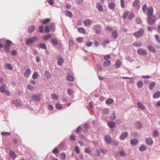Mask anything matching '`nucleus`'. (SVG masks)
<instances>
[{
    "label": "nucleus",
    "instance_id": "1",
    "mask_svg": "<svg viewBox=\"0 0 160 160\" xmlns=\"http://www.w3.org/2000/svg\"><path fill=\"white\" fill-rule=\"evenodd\" d=\"M153 8L152 7H150L148 8L147 23L150 25H152L156 21V17L153 14Z\"/></svg>",
    "mask_w": 160,
    "mask_h": 160
},
{
    "label": "nucleus",
    "instance_id": "2",
    "mask_svg": "<svg viewBox=\"0 0 160 160\" xmlns=\"http://www.w3.org/2000/svg\"><path fill=\"white\" fill-rule=\"evenodd\" d=\"M38 38L37 36H35L30 38L27 39L26 40V43L27 45L33 44L37 40Z\"/></svg>",
    "mask_w": 160,
    "mask_h": 160
},
{
    "label": "nucleus",
    "instance_id": "3",
    "mask_svg": "<svg viewBox=\"0 0 160 160\" xmlns=\"http://www.w3.org/2000/svg\"><path fill=\"white\" fill-rule=\"evenodd\" d=\"M144 31L142 28H140L137 31L135 32L133 35L137 38H139L143 34Z\"/></svg>",
    "mask_w": 160,
    "mask_h": 160
},
{
    "label": "nucleus",
    "instance_id": "4",
    "mask_svg": "<svg viewBox=\"0 0 160 160\" xmlns=\"http://www.w3.org/2000/svg\"><path fill=\"white\" fill-rule=\"evenodd\" d=\"M92 30L95 31L97 34H99L101 30V27L98 24L94 25L93 27Z\"/></svg>",
    "mask_w": 160,
    "mask_h": 160
},
{
    "label": "nucleus",
    "instance_id": "5",
    "mask_svg": "<svg viewBox=\"0 0 160 160\" xmlns=\"http://www.w3.org/2000/svg\"><path fill=\"white\" fill-rule=\"evenodd\" d=\"M137 53L138 54L141 55H145L147 54V51L142 48H139L138 49Z\"/></svg>",
    "mask_w": 160,
    "mask_h": 160
},
{
    "label": "nucleus",
    "instance_id": "6",
    "mask_svg": "<svg viewBox=\"0 0 160 160\" xmlns=\"http://www.w3.org/2000/svg\"><path fill=\"white\" fill-rule=\"evenodd\" d=\"M41 96L40 95H37L36 94L33 95L32 96L31 101H39L40 100Z\"/></svg>",
    "mask_w": 160,
    "mask_h": 160
},
{
    "label": "nucleus",
    "instance_id": "7",
    "mask_svg": "<svg viewBox=\"0 0 160 160\" xmlns=\"http://www.w3.org/2000/svg\"><path fill=\"white\" fill-rule=\"evenodd\" d=\"M31 71L30 68L27 69L24 72L23 75L25 78H28L30 76Z\"/></svg>",
    "mask_w": 160,
    "mask_h": 160
},
{
    "label": "nucleus",
    "instance_id": "8",
    "mask_svg": "<svg viewBox=\"0 0 160 160\" xmlns=\"http://www.w3.org/2000/svg\"><path fill=\"white\" fill-rule=\"evenodd\" d=\"M140 2L138 0H135L132 3V5L134 8L139 9L140 8Z\"/></svg>",
    "mask_w": 160,
    "mask_h": 160
},
{
    "label": "nucleus",
    "instance_id": "9",
    "mask_svg": "<svg viewBox=\"0 0 160 160\" xmlns=\"http://www.w3.org/2000/svg\"><path fill=\"white\" fill-rule=\"evenodd\" d=\"M104 140L105 142L108 144L110 143L112 141L111 137L109 135H107L105 136Z\"/></svg>",
    "mask_w": 160,
    "mask_h": 160
},
{
    "label": "nucleus",
    "instance_id": "10",
    "mask_svg": "<svg viewBox=\"0 0 160 160\" xmlns=\"http://www.w3.org/2000/svg\"><path fill=\"white\" fill-rule=\"evenodd\" d=\"M58 60V64L59 65H62L63 62V59L62 57L60 55H58L57 58Z\"/></svg>",
    "mask_w": 160,
    "mask_h": 160
},
{
    "label": "nucleus",
    "instance_id": "11",
    "mask_svg": "<svg viewBox=\"0 0 160 160\" xmlns=\"http://www.w3.org/2000/svg\"><path fill=\"white\" fill-rule=\"evenodd\" d=\"M92 21L89 19H87L84 20V24L85 26H88L92 24Z\"/></svg>",
    "mask_w": 160,
    "mask_h": 160
},
{
    "label": "nucleus",
    "instance_id": "12",
    "mask_svg": "<svg viewBox=\"0 0 160 160\" xmlns=\"http://www.w3.org/2000/svg\"><path fill=\"white\" fill-rule=\"evenodd\" d=\"M96 7L99 11L100 12H102L103 11V7L100 3H97L96 4Z\"/></svg>",
    "mask_w": 160,
    "mask_h": 160
},
{
    "label": "nucleus",
    "instance_id": "13",
    "mask_svg": "<svg viewBox=\"0 0 160 160\" xmlns=\"http://www.w3.org/2000/svg\"><path fill=\"white\" fill-rule=\"evenodd\" d=\"M128 133L127 132H125L122 133L120 137V138L121 140H124L128 136Z\"/></svg>",
    "mask_w": 160,
    "mask_h": 160
},
{
    "label": "nucleus",
    "instance_id": "14",
    "mask_svg": "<svg viewBox=\"0 0 160 160\" xmlns=\"http://www.w3.org/2000/svg\"><path fill=\"white\" fill-rule=\"evenodd\" d=\"M135 126L136 128L139 129L142 127L141 123L139 121L136 122H135Z\"/></svg>",
    "mask_w": 160,
    "mask_h": 160
},
{
    "label": "nucleus",
    "instance_id": "15",
    "mask_svg": "<svg viewBox=\"0 0 160 160\" xmlns=\"http://www.w3.org/2000/svg\"><path fill=\"white\" fill-rule=\"evenodd\" d=\"M35 29V26L34 25H32L29 27L28 29V33H31L34 31Z\"/></svg>",
    "mask_w": 160,
    "mask_h": 160
},
{
    "label": "nucleus",
    "instance_id": "16",
    "mask_svg": "<svg viewBox=\"0 0 160 160\" xmlns=\"http://www.w3.org/2000/svg\"><path fill=\"white\" fill-rule=\"evenodd\" d=\"M145 142L147 144L149 145H151L153 143V140L151 138H146V139Z\"/></svg>",
    "mask_w": 160,
    "mask_h": 160
},
{
    "label": "nucleus",
    "instance_id": "17",
    "mask_svg": "<svg viewBox=\"0 0 160 160\" xmlns=\"http://www.w3.org/2000/svg\"><path fill=\"white\" fill-rule=\"evenodd\" d=\"M9 154L11 158L13 159H14L16 157V155L15 153L12 151H10Z\"/></svg>",
    "mask_w": 160,
    "mask_h": 160
},
{
    "label": "nucleus",
    "instance_id": "18",
    "mask_svg": "<svg viewBox=\"0 0 160 160\" xmlns=\"http://www.w3.org/2000/svg\"><path fill=\"white\" fill-rule=\"evenodd\" d=\"M108 125L109 127L111 128H112L115 126L116 123L112 121H110L108 122Z\"/></svg>",
    "mask_w": 160,
    "mask_h": 160
},
{
    "label": "nucleus",
    "instance_id": "19",
    "mask_svg": "<svg viewBox=\"0 0 160 160\" xmlns=\"http://www.w3.org/2000/svg\"><path fill=\"white\" fill-rule=\"evenodd\" d=\"M111 36L113 39H116L118 36V34L117 31H113L111 33Z\"/></svg>",
    "mask_w": 160,
    "mask_h": 160
},
{
    "label": "nucleus",
    "instance_id": "20",
    "mask_svg": "<svg viewBox=\"0 0 160 160\" xmlns=\"http://www.w3.org/2000/svg\"><path fill=\"white\" fill-rule=\"evenodd\" d=\"M115 7V3L112 2L109 3L108 7L109 8L111 9H114Z\"/></svg>",
    "mask_w": 160,
    "mask_h": 160
},
{
    "label": "nucleus",
    "instance_id": "21",
    "mask_svg": "<svg viewBox=\"0 0 160 160\" xmlns=\"http://www.w3.org/2000/svg\"><path fill=\"white\" fill-rule=\"evenodd\" d=\"M52 44L53 45H56L58 44V41L56 38H52L51 40Z\"/></svg>",
    "mask_w": 160,
    "mask_h": 160
},
{
    "label": "nucleus",
    "instance_id": "22",
    "mask_svg": "<svg viewBox=\"0 0 160 160\" xmlns=\"http://www.w3.org/2000/svg\"><path fill=\"white\" fill-rule=\"evenodd\" d=\"M65 15L71 18L73 16V14L69 10H66L65 11Z\"/></svg>",
    "mask_w": 160,
    "mask_h": 160
},
{
    "label": "nucleus",
    "instance_id": "23",
    "mask_svg": "<svg viewBox=\"0 0 160 160\" xmlns=\"http://www.w3.org/2000/svg\"><path fill=\"white\" fill-rule=\"evenodd\" d=\"M137 104L138 108L142 110H144L145 109V107L141 102H138L137 103Z\"/></svg>",
    "mask_w": 160,
    "mask_h": 160
},
{
    "label": "nucleus",
    "instance_id": "24",
    "mask_svg": "<svg viewBox=\"0 0 160 160\" xmlns=\"http://www.w3.org/2000/svg\"><path fill=\"white\" fill-rule=\"evenodd\" d=\"M138 141L137 139H132L131 140V144L132 145H136L138 144Z\"/></svg>",
    "mask_w": 160,
    "mask_h": 160
},
{
    "label": "nucleus",
    "instance_id": "25",
    "mask_svg": "<svg viewBox=\"0 0 160 160\" xmlns=\"http://www.w3.org/2000/svg\"><path fill=\"white\" fill-rule=\"evenodd\" d=\"M160 97V91H158L154 93L153 95V98H158Z\"/></svg>",
    "mask_w": 160,
    "mask_h": 160
},
{
    "label": "nucleus",
    "instance_id": "26",
    "mask_svg": "<svg viewBox=\"0 0 160 160\" xmlns=\"http://www.w3.org/2000/svg\"><path fill=\"white\" fill-rule=\"evenodd\" d=\"M122 64L121 62L119 60H117L115 63V67L117 68H119Z\"/></svg>",
    "mask_w": 160,
    "mask_h": 160
},
{
    "label": "nucleus",
    "instance_id": "27",
    "mask_svg": "<svg viewBox=\"0 0 160 160\" xmlns=\"http://www.w3.org/2000/svg\"><path fill=\"white\" fill-rule=\"evenodd\" d=\"M78 32L84 34L86 33V31L85 29L83 28H78Z\"/></svg>",
    "mask_w": 160,
    "mask_h": 160
},
{
    "label": "nucleus",
    "instance_id": "28",
    "mask_svg": "<svg viewBox=\"0 0 160 160\" xmlns=\"http://www.w3.org/2000/svg\"><path fill=\"white\" fill-rule=\"evenodd\" d=\"M113 100L111 98H108L106 101V103L108 105L111 104L113 103Z\"/></svg>",
    "mask_w": 160,
    "mask_h": 160
},
{
    "label": "nucleus",
    "instance_id": "29",
    "mask_svg": "<svg viewBox=\"0 0 160 160\" xmlns=\"http://www.w3.org/2000/svg\"><path fill=\"white\" fill-rule=\"evenodd\" d=\"M50 29L52 32H54L55 29V24L53 23H51L50 25Z\"/></svg>",
    "mask_w": 160,
    "mask_h": 160
},
{
    "label": "nucleus",
    "instance_id": "30",
    "mask_svg": "<svg viewBox=\"0 0 160 160\" xmlns=\"http://www.w3.org/2000/svg\"><path fill=\"white\" fill-rule=\"evenodd\" d=\"M111 63V62L110 60H108L104 61L103 63V66L104 67H107L109 66Z\"/></svg>",
    "mask_w": 160,
    "mask_h": 160
},
{
    "label": "nucleus",
    "instance_id": "31",
    "mask_svg": "<svg viewBox=\"0 0 160 160\" xmlns=\"http://www.w3.org/2000/svg\"><path fill=\"white\" fill-rule=\"evenodd\" d=\"M39 47L42 49L46 50L47 49V47L45 44L42 43H40L39 44Z\"/></svg>",
    "mask_w": 160,
    "mask_h": 160
},
{
    "label": "nucleus",
    "instance_id": "32",
    "mask_svg": "<svg viewBox=\"0 0 160 160\" xmlns=\"http://www.w3.org/2000/svg\"><path fill=\"white\" fill-rule=\"evenodd\" d=\"M45 76L47 78H50L51 77V74L49 71H47L45 72Z\"/></svg>",
    "mask_w": 160,
    "mask_h": 160
},
{
    "label": "nucleus",
    "instance_id": "33",
    "mask_svg": "<svg viewBox=\"0 0 160 160\" xmlns=\"http://www.w3.org/2000/svg\"><path fill=\"white\" fill-rule=\"evenodd\" d=\"M148 48L149 51L152 52H155L156 51L155 49L152 46H149L148 47Z\"/></svg>",
    "mask_w": 160,
    "mask_h": 160
},
{
    "label": "nucleus",
    "instance_id": "34",
    "mask_svg": "<svg viewBox=\"0 0 160 160\" xmlns=\"http://www.w3.org/2000/svg\"><path fill=\"white\" fill-rule=\"evenodd\" d=\"M66 79L68 81H73L74 79L72 76L68 75Z\"/></svg>",
    "mask_w": 160,
    "mask_h": 160
},
{
    "label": "nucleus",
    "instance_id": "35",
    "mask_svg": "<svg viewBox=\"0 0 160 160\" xmlns=\"http://www.w3.org/2000/svg\"><path fill=\"white\" fill-rule=\"evenodd\" d=\"M133 45L136 47H140L142 45V43L141 42H135L134 43Z\"/></svg>",
    "mask_w": 160,
    "mask_h": 160
},
{
    "label": "nucleus",
    "instance_id": "36",
    "mask_svg": "<svg viewBox=\"0 0 160 160\" xmlns=\"http://www.w3.org/2000/svg\"><path fill=\"white\" fill-rule=\"evenodd\" d=\"M116 116L114 111H113L110 117V119L111 120H114L116 118Z\"/></svg>",
    "mask_w": 160,
    "mask_h": 160
},
{
    "label": "nucleus",
    "instance_id": "37",
    "mask_svg": "<svg viewBox=\"0 0 160 160\" xmlns=\"http://www.w3.org/2000/svg\"><path fill=\"white\" fill-rule=\"evenodd\" d=\"M10 47L6 45H4V49L7 53L9 52L10 51Z\"/></svg>",
    "mask_w": 160,
    "mask_h": 160
},
{
    "label": "nucleus",
    "instance_id": "38",
    "mask_svg": "<svg viewBox=\"0 0 160 160\" xmlns=\"http://www.w3.org/2000/svg\"><path fill=\"white\" fill-rule=\"evenodd\" d=\"M146 149V147L144 145H141L139 148V150L141 152L143 151L144 150H145Z\"/></svg>",
    "mask_w": 160,
    "mask_h": 160
},
{
    "label": "nucleus",
    "instance_id": "39",
    "mask_svg": "<svg viewBox=\"0 0 160 160\" xmlns=\"http://www.w3.org/2000/svg\"><path fill=\"white\" fill-rule=\"evenodd\" d=\"M102 113L105 114H108L109 113V109L108 108L103 109L102 110Z\"/></svg>",
    "mask_w": 160,
    "mask_h": 160
},
{
    "label": "nucleus",
    "instance_id": "40",
    "mask_svg": "<svg viewBox=\"0 0 160 160\" xmlns=\"http://www.w3.org/2000/svg\"><path fill=\"white\" fill-rule=\"evenodd\" d=\"M155 85V83L154 82H152L150 83L149 88L150 89H152Z\"/></svg>",
    "mask_w": 160,
    "mask_h": 160
},
{
    "label": "nucleus",
    "instance_id": "41",
    "mask_svg": "<svg viewBox=\"0 0 160 160\" xmlns=\"http://www.w3.org/2000/svg\"><path fill=\"white\" fill-rule=\"evenodd\" d=\"M38 73L37 72H34L32 76V78L34 79H36L38 78Z\"/></svg>",
    "mask_w": 160,
    "mask_h": 160
},
{
    "label": "nucleus",
    "instance_id": "42",
    "mask_svg": "<svg viewBox=\"0 0 160 160\" xmlns=\"http://www.w3.org/2000/svg\"><path fill=\"white\" fill-rule=\"evenodd\" d=\"M129 12L128 11H127L125 12H124L122 15V18L123 19H125L127 17Z\"/></svg>",
    "mask_w": 160,
    "mask_h": 160
},
{
    "label": "nucleus",
    "instance_id": "43",
    "mask_svg": "<svg viewBox=\"0 0 160 160\" xmlns=\"http://www.w3.org/2000/svg\"><path fill=\"white\" fill-rule=\"evenodd\" d=\"M6 67L8 69L12 70L13 69V67L12 65L10 63H7L6 65Z\"/></svg>",
    "mask_w": 160,
    "mask_h": 160
},
{
    "label": "nucleus",
    "instance_id": "44",
    "mask_svg": "<svg viewBox=\"0 0 160 160\" xmlns=\"http://www.w3.org/2000/svg\"><path fill=\"white\" fill-rule=\"evenodd\" d=\"M56 108L58 109H61L62 108V107L61 104L57 103L56 104Z\"/></svg>",
    "mask_w": 160,
    "mask_h": 160
},
{
    "label": "nucleus",
    "instance_id": "45",
    "mask_svg": "<svg viewBox=\"0 0 160 160\" xmlns=\"http://www.w3.org/2000/svg\"><path fill=\"white\" fill-rule=\"evenodd\" d=\"M134 16V14L133 12H131L128 17V19L129 20L132 19Z\"/></svg>",
    "mask_w": 160,
    "mask_h": 160
},
{
    "label": "nucleus",
    "instance_id": "46",
    "mask_svg": "<svg viewBox=\"0 0 160 160\" xmlns=\"http://www.w3.org/2000/svg\"><path fill=\"white\" fill-rule=\"evenodd\" d=\"M69 43L70 48H72V46L74 45V43L72 39H70L69 40Z\"/></svg>",
    "mask_w": 160,
    "mask_h": 160
},
{
    "label": "nucleus",
    "instance_id": "47",
    "mask_svg": "<svg viewBox=\"0 0 160 160\" xmlns=\"http://www.w3.org/2000/svg\"><path fill=\"white\" fill-rule=\"evenodd\" d=\"M11 133L10 132H1V135L3 136H7L10 135Z\"/></svg>",
    "mask_w": 160,
    "mask_h": 160
},
{
    "label": "nucleus",
    "instance_id": "48",
    "mask_svg": "<svg viewBox=\"0 0 160 160\" xmlns=\"http://www.w3.org/2000/svg\"><path fill=\"white\" fill-rule=\"evenodd\" d=\"M142 81H138L137 83V85L138 87L139 88H141L142 85Z\"/></svg>",
    "mask_w": 160,
    "mask_h": 160
},
{
    "label": "nucleus",
    "instance_id": "49",
    "mask_svg": "<svg viewBox=\"0 0 160 160\" xmlns=\"http://www.w3.org/2000/svg\"><path fill=\"white\" fill-rule=\"evenodd\" d=\"M6 44H5V45H7V46H10L12 43V42L10 40H8V39H6Z\"/></svg>",
    "mask_w": 160,
    "mask_h": 160
},
{
    "label": "nucleus",
    "instance_id": "50",
    "mask_svg": "<svg viewBox=\"0 0 160 160\" xmlns=\"http://www.w3.org/2000/svg\"><path fill=\"white\" fill-rule=\"evenodd\" d=\"M95 155L97 156H100L101 153L98 150L96 149L95 150Z\"/></svg>",
    "mask_w": 160,
    "mask_h": 160
},
{
    "label": "nucleus",
    "instance_id": "51",
    "mask_svg": "<svg viewBox=\"0 0 160 160\" xmlns=\"http://www.w3.org/2000/svg\"><path fill=\"white\" fill-rule=\"evenodd\" d=\"M51 37V34H49L47 35H45L44 37V39L47 40H48Z\"/></svg>",
    "mask_w": 160,
    "mask_h": 160
},
{
    "label": "nucleus",
    "instance_id": "52",
    "mask_svg": "<svg viewBox=\"0 0 160 160\" xmlns=\"http://www.w3.org/2000/svg\"><path fill=\"white\" fill-rule=\"evenodd\" d=\"M15 106L17 107H19L21 106L20 101L18 100H17L15 101Z\"/></svg>",
    "mask_w": 160,
    "mask_h": 160
},
{
    "label": "nucleus",
    "instance_id": "53",
    "mask_svg": "<svg viewBox=\"0 0 160 160\" xmlns=\"http://www.w3.org/2000/svg\"><path fill=\"white\" fill-rule=\"evenodd\" d=\"M147 5L146 4H145L144 5L142 6V11L144 12H145L146 11L147 9Z\"/></svg>",
    "mask_w": 160,
    "mask_h": 160
},
{
    "label": "nucleus",
    "instance_id": "54",
    "mask_svg": "<svg viewBox=\"0 0 160 160\" xmlns=\"http://www.w3.org/2000/svg\"><path fill=\"white\" fill-rule=\"evenodd\" d=\"M74 150H75L77 154L79 153L80 152V149L78 146H76L75 147V148H74Z\"/></svg>",
    "mask_w": 160,
    "mask_h": 160
},
{
    "label": "nucleus",
    "instance_id": "55",
    "mask_svg": "<svg viewBox=\"0 0 160 160\" xmlns=\"http://www.w3.org/2000/svg\"><path fill=\"white\" fill-rule=\"evenodd\" d=\"M83 40V38L82 37H81L78 38L76 39V40L77 41L80 43L82 42Z\"/></svg>",
    "mask_w": 160,
    "mask_h": 160
},
{
    "label": "nucleus",
    "instance_id": "56",
    "mask_svg": "<svg viewBox=\"0 0 160 160\" xmlns=\"http://www.w3.org/2000/svg\"><path fill=\"white\" fill-rule=\"evenodd\" d=\"M120 4L121 7L123 8L125 7V1L124 0H120Z\"/></svg>",
    "mask_w": 160,
    "mask_h": 160
},
{
    "label": "nucleus",
    "instance_id": "57",
    "mask_svg": "<svg viewBox=\"0 0 160 160\" xmlns=\"http://www.w3.org/2000/svg\"><path fill=\"white\" fill-rule=\"evenodd\" d=\"M50 21V19L49 18H46L44 19L43 22V23L44 24H46L48 23Z\"/></svg>",
    "mask_w": 160,
    "mask_h": 160
},
{
    "label": "nucleus",
    "instance_id": "58",
    "mask_svg": "<svg viewBox=\"0 0 160 160\" xmlns=\"http://www.w3.org/2000/svg\"><path fill=\"white\" fill-rule=\"evenodd\" d=\"M0 90L1 92L4 93L6 91L5 88L3 85H2L0 88Z\"/></svg>",
    "mask_w": 160,
    "mask_h": 160
},
{
    "label": "nucleus",
    "instance_id": "59",
    "mask_svg": "<svg viewBox=\"0 0 160 160\" xmlns=\"http://www.w3.org/2000/svg\"><path fill=\"white\" fill-rule=\"evenodd\" d=\"M85 152L89 154H91V151L88 148H85L84 150Z\"/></svg>",
    "mask_w": 160,
    "mask_h": 160
},
{
    "label": "nucleus",
    "instance_id": "60",
    "mask_svg": "<svg viewBox=\"0 0 160 160\" xmlns=\"http://www.w3.org/2000/svg\"><path fill=\"white\" fill-rule=\"evenodd\" d=\"M67 92H68V94L69 95H70V96H72V94L73 92H72V90L71 89H68Z\"/></svg>",
    "mask_w": 160,
    "mask_h": 160
},
{
    "label": "nucleus",
    "instance_id": "61",
    "mask_svg": "<svg viewBox=\"0 0 160 160\" xmlns=\"http://www.w3.org/2000/svg\"><path fill=\"white\" fill-rule=\"evenodd\" d=\"M48 108L50 111H52L53 110V107L52 105H48Z\"/></svg>",
    "mask_w": 160,
    "mask_h": 160
},
{
    "label": "nucleus",
    "instance_id": "62",
    "mask_svg": "<svg viewBox=\"0 0 160 160\" xmlns=\"http://www.w3.org/2000/svg\"><path fill=\"white\" fill-rule=\"evenodd\" d=\"M153 135L154 137H156L158 136V132L157 130H154L153 131Z\"/></svg>",
    "mask_w": 160,
    "mask_h": 160
},
{
    "label": "nucleus",
    "instance_id": "63",
    "mask_svg": "<svg viewBox=\"0 0 160 160\" xmlns=\"http://www.w3.org/2000/svg\"><path fill=\"white\" fill-rule=\"evenodd\" d=\"M136 21L137 24H140L142 22L141 19L138 18H137L136 19Z\"/></svg>",
    "mask_w": 160,
    "mask_h": 160
},
{
    "label": "nucleus",
    "instance_id": "64",
    "mask_svg": "<svg viewBox=\"0 0 160 160\" xmlns=\"http://www.w3.org/2000/svg\"><path fill=\"white\" fill-rule=\"evenodd\" d=\"M66 158V154L65 153L63 152L61 154V158L62 160H64Z\"/></svg>",
    "mask_w": 160,
    "mask_h": 160
}]
</instances>
